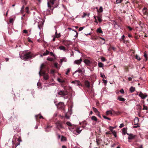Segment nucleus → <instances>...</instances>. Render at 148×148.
<instances>
[{
  "instance_id": "obj_1",
  "label": "nucleus",
  "mask_w": 148,
  "mask_h": 148,
  "mask_svg": "<svg viewBox=\"0 0 148 148\" xmlns=\"http://www.w3.org/2000/svg\"><path fill=\"white\" fill-rule=\"evenodd\" d=\"M32 56V54L30 52H28L24 53L23 55L21 56V59L25 60L31 58Z\"/></svg>"
},
{
  "instance_id": "obj_2",
  "label": "nucleus",
  "mask_w": 148,
  "mask_h": 148,
  "mask_svg": "<svg viewBox=\"0 0 148 148\" xmlns=\"http://www.w3.org/2000/svg\"><path fill=\"white\" fill-rule=\"evenodd\" d=\"M56 128L58 129L59 130L60 129H64V128L62 125V123L61 122H58L56 123Z\"/></svg>"
},
{
  "instance_id": "obj_3",
  "label": "nucleus",
  "mask_w": 148,
  "mask_h": 148,
  "mask_svg": "<svg viewBox=\"0 0 148 148\" xmlns=\"http://www.w3.org/2000/svg\"><path fill=\"white\" fill-rule=\"evenodd\" d=\"M64 105L63 102H60L57 105V107L58 109L64 110Z\"/></svg>"
},
{
  "instance_id": "obj_4",
  "label": "nucleus",
  "mask_w": 148,
  "mask_h": 148,
  "mask_svg": "<svg viewBox=\"0 0 148 148\" xmlns=\"http://www.w3.org/2000/svg\"><path fill=\"white\" fill-rule=\"evenodd\" d=\"M138 95L142 99H145L147 96L146 93H145L144 94L141 92H139Z\"/></svg>"
},
{
  "instance_id": "obj_5",
  "label": "nucleus",
  "mask_w": 148,
  "mask_h": 148,
  "mask_svg": "<svg viewBox=\"0 0 148 148\" xmlns=\"http://www.w3.org/2000/svg\"><path fill=\"white\" fill-rule=\"evenodd\" d=\"M58 94L60 95L65 96L68 94V92L66 90L61 91L58 92Z\"/></svg>"
},
{
  "instance_id": "obj_6",
  "label": "nucleus",
  "mask_w": 148,
  "mask_h": 148,
  "mask_svg": "<svg viewBox=\"0 0 148 148\" xmlns=\"http://www.w3.org/2000/svg\"><path fill=\"white\" fill-rule=\"evenodd\" d=\"M42 75L43 76L44 79L45 80H47L48 79L49 75L45 73V71L43 72H42L41 73V75H40V76Z\"/></svg>"
},
{
  "instance_id": "obj_7",
  "label": "nucleus",
  "mask_w": 148,
  "mask_h": 148,
  "mask_svg": "<svg viewBox=\"0 0 148 148\" xmlns=\"http://www.w3.org/2000/svg\"><path fill=\"white\" fill-rule=\"evenodd\" d=\"M45 67V65L44 64H42L40 67V71L39 72V74L40 76L41 75V73L42 72H45V71H43V69Z\"/></svg>"
},
{
  "instance_id": "obj_8",
  "label": "nucleus",
  "mask_w": 148,
  "mask_h": 148,
  "mask_svg": "<svg viewBox=\"0 0 148 148\" xmlns=\"http://www.w3.org/2000/svg\"><path fill=\"white\" fill-rule=\"evenodd\" d=\"M82 130H80V128L79 127H77L75 131L73 132V133L75 134H79L81 132Z\"/></svg>"
},
{
  "instance_id": "obj_9",
  "label": "nucleus",
  "mask_w": 148,
  "mask_h": 148,
  "mask_svg": "<svg viewBox=\"0 0 148 148\" xmlns=\"http://www.w3.org/2000/svg\"><path fill=\"white\" fill-rule=\"evenodd\" d=\"M127 135H129L128 139L129 140H132L134 139L136 136V135H134L132 134H129L128 133H127Z\"/></svg>"
},
{
  "instance_id": "obj_10",
  "label": "nucleus",
  "mask_w": 148,
  "mask_h": 148,
  "mask_svg": "<svg viewBox=\"0 0 148 148\" xmlns=\"http://www.w3.org/2000/svg\"><path fill=\"white\" fill-rule=\"evenodd\" d=\"M84 62L87 65L90 66L92 63V62L90 60L85 59L84 60Z\"/></svg>"
},
{
  "instance_id": "obj_11",
  "label": "nucleus",
  "mask_w": 148,
  "mask_h": 148,
  "mask_svg": "<svg viewBox=\"0 0 148 148\" xmlns=\"http://www.w3.org/2000/svg\"><path fill=\"white\" fill-rule=\"evenodd\" d=\"M71 41L67 40H64L63 41V43L66 46L68 47L71 44Z\"/></svg>"
},
{
  "instance_id": "obj_12",
  "label": "nucleus",
  "mask_w": 148,
  "mask_h": 148,
  "mask_svg": "<svg viewBox=\"0 0 148 148\" xmlns=\"http://www.w3.org/2000/svg\"><path fill=\"white\" fill-rule=\"evenodd\" d=\"M82 61V58H80L79 60H76L74 61L75 64H80L81 62Z\"/></svg>"
},
{
  "instance_id": "obj_13",
  "label": "nucleus",
  "mask_w": 148,
  "mask_h": 148,
  "mask_svg": "<svg viewBox=\"0 0 148 148\" xmlns=\"http://www.w3.org/2000/svg\"><path fill=\"white\" fill-rule=\"evenodd\" d=\"M96 140L98 145H99L102 141V140L100 138H97Z\"/></svg>"
},
{
  "instance_id": "obj_14",
  "label": "nucleus",
  "mask_w": 148,
  "mask_h": 148,
  "mask_svg": "<svg viewBox=\"0 0 148 148\" xmlns=\"http://www.w3.org/2000/svg\"><path fill=\"white\" fill-rule=\"evenodd\" d=\"M130 67V66L129 65L128 66H124V69L125 71L126 72H128L129 71V68Z\"/></svg>"
},
{
  "instance_id": "obj_15",
  "label": "nucleus",
  "mask_w": 148,
  "mask_h": 148,
  "mask_svg": "<svg viewBox=\"0 0 148 148\" xmlns=\"http://www.w3.org/2000/svg\"><path fill=\"white\" fill-rule=\"evenodd\" d=\"M142 11L144 14H146L147 12V9L144 7L142 10Z\"/></svg>"
},
{
  "instance_id": "obj_16",
  "label": "nucleus",
  "mask_w": 148,
  "mask_h": 148,
  "mask_svg": "<svg viewBox=\"0 0 148 148\" xmlns=\"http://www.w3.org/2000/svg\"><path fill=\"white\" fill-rule=\"evenodd\" d=\"M74 84L78 86H82L80 82L78 80H75V82Z\"/></svg>"
},
{
  "instance_id": "obj_17",
  "label": "nucleus",
  "mask_w": 148,
  "mask_h": 148,
  "mask_svg": "<svg viewBox=\"0 0 148 148\" xmlns=\"http://www.w3.org/2000/svg\"><path fill=\"white\" fill-rule=\"evenodd\" d=\"M117 99L122 101H124L125 100L124 98L121 97H119Z\"/></svg>"
},
{
  "instance_id": "obj_18",
  "label": "nucleus",
  "mask_w": 148,
  "mask_h": 148,
  "mask_svg": "<svg viewBox=\"0 0 148 148\" xmlns=\"http://www.w3.org/2000/svg\"><path fill=\"white\" fill-rule=\"evenodd\" d=\"M85 86L87 87H89L90 86L89 82L87 81H86L85 82Z\"/></svg>"
},
{
  "instance_id": "obj_19",
  "label": "nucleus",
  "mask_w": 148,
  "mask_h": 148,
  "mask_svg": "<svg viewBox=\"0 0 148 148\" xmlns=\"http://www.w3.org/2000/svg\"><path fill=\"white\" fill-rule=\"evenodd\" d=\"M66 140V137L63 136H61V141H65Z\"/></svg>"
},
{
  "instance_id": "obj_20",
  "label": "nucleus",
  "mask_w": 148,
  "mask_h": 148,
  "mask_svg": "<svg viewBox=\"0 0 148 148\" xmlns=\"http://www.w3.org/2000/svg\"><path fill=\"white\" fill-rule=\"evenodd\" d=\"M130 91L131 92H134L135 90V88L131 86L130 89Z\"/></svg>"
},
{
  "instance_id": "obj_21",
  "label": "nucleus",
  "mask_w": 148,
  "mask_h": 148,
  "mask_svg": "<svg viewBox=\"0 0 148 148\" xmlns=\"http://www.w3.org/2000/svg\"><path fill=\"white\" fill-rule=\"evenodd\" d=\"M97 32L98 33H99L100 34H103V31L101 29L100 27L97 29Z\"/></svg>"
},
{
  "instance_id": "obj_22",
  "label": "nucleus",
  "mask_w": 148,
  "mask_h": 148,
  "mask_svg": "<svg viewBox=\"0 0 148 148\" xmlns=\"http://www.w3.org/2000/svg\"><path fill=\"white\" fill-rule=\"evenodd\" d=\"M60 63L62 64V63L63 62H66L67 61V59L65 58H63L60 60Z\"/></svg>"
},
{
  "instance_id": "obj_23",
  "label": "nucleus",
  "mask_w": 148,
  "mask_h": 148,
  "mask_svg": "<svg viewBox=\"0 0 148 148\" xmlns=\"http://www.w3.org/2000/svg\"><path fill=\"white\" fill-rule=\"evenodd\" d=\"M58 80L59 82L62 84H64L65 82V81L64 80L61 79L60 78H58Z\"/></svg>"
},
{
  "instance_id": "obj_24",
  "label": "nucleus",
  "mask_w": 148,
  "mask_h": 148,
  "mask_svg": "<svg viewBox=\"0 0 148 148\" xmlns=\"http://www.w3.org/2000/svg\"><path fill=\"white\" fill-rule=\"evenodd\" d=\"M91 119L93 121H97V117L95 116H93L91 118Z\"/></svg>"
},
{
  "instance_id": "obj_25",
  "label": "nucleus",
  "mask_w": 148,
  "mask_h": 148,
  "mask_svg": "<svg viewBox=\"0 0 148 148\" xmlns=\"http://www.w3.org/2000/svg\"><path fill=\"white\" fill-rule=\"evenodd\" d=\"M77 72H78L79 73H82V71L81 69H79L77 70L75 72L73 73V75H74L75 73H76Z\"/></svg>"
},
{
  "instance_id": "obj_26",
  "label": "nucleus",
  "mask_w": 148,
  "mask_h": 148,
  "mask_svg": "<svg viewBox=\"0 0 148 148\" xmlns=\"http://www.w3.org/2000/svg\"><path fill=\"white\" fill-rule=\"evenodd\" d=\"M92 109L94 112L96 113H99V112L98 111L97 109L94 107H92Z\"/></svg>"
},
{
  "instance_id": "obj_27",
  "label": "nucleus",
  "mask_w": 148,
  "mask_h": 148,
  "mask_svg": "<svg viewBox=\"0 0 148 148\" xmlns=\"http://www.w3.org/2000/svg\"><path fill=\"white\" fill-rule=\"evenodd\" d=\"M106 114L107 115H108L110 114H112V112L111 110L107 111L106 112Z\"/></svg>"
},
{
  "instance_id": "obj_28",
  "label": "nucleus",
  "mask_w": 148,
  "mask_h": 148,
  "mask_svg": "<svg viewBox=\"0 0 148 148\" xmlns=\"http://www.w3.org/2000/svg\"><path fill=\"white\" fill-rule=\"evenodd\" d=\"M98 66L99 67H103V64L101 62H99L98 63Z\"/></svg>"
},
{
  "instance_id": "obj_29",
  "label": "nucleus",
  "mask_w": 148,
  "mask_h": 148,
  "mask_svg": "<svg viewBox=\"0 0 148 148\" xmlns=\"http://www.w3.org/2000/svg\"><path fill=\"white\" fill-rule=\"evenodd\" d=\"M138 118H136L134 120V125H136L137 124L138 122H136V121H137L138 122Z\"/></svg>"
},
{
  "instance_id": "obj_30",
  "label": "nucleus",
  "mask_w": 148,
  "mask_h": 148,
  "mask_svg": "<svg viewBox=\"0 0 148 148\" xmlns=\"http://www.w3.org/2000/svg\"><path fill=\"white\" fill-rule=\"evenodd\" d=\"M101 18H102L101 16H97L98 20L99 23H101L102 21V19Z\"/></svg>"
},
{
  "instance_id": "obj_31",
  "label": "nucleus",
  "mask_w": 148,
  "mask_h": 148,
  "mask_svg": "<svg viewBox=\"0 0 148 148\" xmlns=\"http://www.w3.org/2000/svg\"><path fill=\"white\" fill-rule=\"evenodd\" d=\"M49 51H48L47 50H46V52H44L43 54V56H46L47 55V54H49Z\"/></svg>"
},
{
  "instance_id": "obj_32",
  "label": "nucleus",
  "mask_w": 148,
  "mask_h": 148,
  "mask_svg": "<svg viewBox=\"0 0 148 148\" xmlns=\"http://www.w3.org/2000/svg\"><path fill=\"white\" fill-rule=\"evenodd\" d=\"M59 49L60 50H66L65 48L63 46H61L59 47Z\"/></svg>"
},
{
  "instance_id": "obj_33",
  "label": "nucleus",
  "mask_w": 148,
  "mask_h": 148,
  "mask_svg": "<svg viewBox=\"0 0 148 148\" xmlns=\"http://www.w3.org/2000/svg\"><path fill=\"white\" fill-rule=\"evenodd\" d=\"M127 130L125 128H123L122 129L123 132V133L124 134H125L126 133V132Z\"/></svg>"
},
{
  "instance_id": "obj_34",
  "label": "nucleus",
  "mask_w": 148,
  "mask_h": 148,
  "mask_svg": "<svg viewBox=\"0 0 148 148\" xmlns=\"http://www.w3.org/2000/svg\"><path fill=\"white\" fill-rule=\"evenodd\" d=\"M22 2L23 5H26L27 4V2L25 0H22Z\"/></svg>"
},
{
  "instance_id": "obj_35",
  "label": "nucleus",
  "mask_w": 148,
  "mask_h": 148,
  "mask_svg": "<svg viewBox=\"0 0 148 148\" xmlns=\"http://www.w3.org/2000/svg\"><path fill=\"white\" fill-rule=\"evenodd\" d=\"M144 56V57H145V58L146 59V61H147L148 58H147V54L146 53H145Z\"/></svg>"
},
{
  "instance_id": "obj_36",
  "label": "nucleus",
  "mask_w": 148,
  "mask_h": 148,
  "mask_svg": "<svg viewBox=\"0 0 148 148\" xmlns=\"http://www.w3.org/2000/svg\"><path fill=\"white\" fill-rule=\"evenodd\" d=\"M135 58L138 60H140L141 59L137 55H136Z\"/></svg>"
},
{
  "instance_id": "obj_37",
  "label": "nucleus",
  "mask_w": 148,
  "mask_h": 148,
  "mask_svg": "<svg viewBox=\"0 0 148 148\" xmlns=\"http://www.w3.org/2000/svg\"><path fill=\"white\" fill-rule=\"evenodd\" d=\"M67 125L69 126H72V125L70 122L67 121L66 123Z\"/></svg>"
},
{
  "instance_id": "obj_38",
  "label": "nucleus",
  "mask_w": 148,
  "mask_h": 148,
  "mask_svg": "<svg viewBox=\"0 0 148 148\" xmlns=\"http://www.w3.org/2000/svg\"><path fill=\"white\" fill-rule=\"evenodd\" d=\"M55 1L56 0H50L49 3L51 4L52 5H53L54 4Z\"/></svg>"
},
{
  "instance_id": "obj_39",
  "label": "nucleus",
  "mask_w": 148,
  "mask_h": 148,
  "mask_svg": "<svg viewBox=\"0 0 148 148\" xmlns=\"http://www.w3.org/2000/svg\"><path fill=\"white\" fill-rule=\"evenodd\" d=\"M55 34H56V37L57 38H59L60 36H61L60 34H58L57 33V32H56Z\"/></svg>"
},
{
  "instance_id": "obj_40",
  "label": "nucleus",
  "mask_w": 148,
  "mask_h": 148,
  "mask_svg": "<svg viewBox=\"0 0 148 148\" xmlns=\"http://www.w3.org/2000/svg\"><path fill=\"white\" fill-rule=\"evenodd\" d=\"M123 0H116L115 3H121Z\"/></svg>"
},
{
  "instance_id": "obj_41",
  "label": "nucleus",
  "mask_w": 148,
  "mask_h": 148,
  "mask_svg": "<svg viewBox=\"0 0 148 148\" xmlns=\"http://www.w3.org/2000/svg\"><path fill=\"white\" fill-rule=\"evenodd\" d=\"M114 113L115 114H116V115H118L119 114H121V112L118 111V112H115L114 111H113Z\"/></svg>"
},
{
  "instance_id": "obj_42",
  "label": "nucleus",
  "mask_w": 148,
  "mask_h": 148,
  "mask_svg": "<svg viewBox=\"0 0 148 148\" xmlns=\"http://www.w3.org/2000/svg\"><path fill=\"white\" fill-rule=\"evenodd\" d=\"M112 133L113 134L115 137H117L116 133L115 131H112Z\"/></svg>"
},
{
  "instance_id": "obj_43",
  "label": "nucleus",
  "mask_w": 148,
  "mask_h": 148,
  "mask_svg": "<svg viewBox=\"0 0 148 148\" xmlns=\"http://www.w3.org/2000/svg\"><path fill=\"white\" fill-rule=\"evenodd\" d=\"M26 13L27 14H29V7H27L26 8Z\"/></svg>"
},
{
  "instance_id": "obj_44",
  "label": "nucleus",
  "mask_w": 148,
  "mask_h": 148,
  "mask_svg": "<svg viewBox=\"0 0 148 148\" xmlns=\"http://www.w3.org/2000/svg\"><path fill=\"white\" fill-rule=\"evenodd\" d=\"M47 5L48 7L50 8V10H53V8L52 9H51V5L50 4L49 2H47Z\"/></svg>"
},
{
  "instance_id": "obj_45",
  "label": "nucleus",
  "mask_w": 148,
  "mask_h": 148,
  "mask_svg": "<svg viewBox=\"0 0 148 148\" xmlns=\"http://www.w3.org/2000/svg\"><path fill=\"white\" fill-rule=\"evenodd\" d=\"M103 117L105 119H107L108 120H111V119L110 118H108V117H107L106 116H104V115L103 116Z\"/></svg>"
},
{
  "instance_id": "obj_46",
  "label": "nucleus",
  "mask_w": 148,
  "mask_h": 148,
  "mask_svg": "<svg viewBox=\"0 0 148 148\" xmlns=\"http://www.w3.org/2000/svg\"><path fill=\"white\" fill-rule=\"evenodd\" d=\"M47 60L50 61H52L53 60V59L52 58H48L47 59Z\"/></svg>"
},
{
  "instance_id": "obj_47",
  "label": "nucleus",
  "mask_w": 148,
  "mask_h": 148,
  "mask_svg": "<svg viewBox=\"0 0 148 148\" xmlns=\"http://www.w3.org/2000/svg\"><path fill=\"white\" fill-rule=\"evenodd\" d=\"M103 9L102 7H100L99 8V12H101L103 11Z\"/></svg>"
},
{
  "instance_id": "obj_48",
  "label": "nucleus",
  "mask_w": 148,
  "mask_h": 148,
  "mask_svg": "<svg viewBox=\"0 0 148 148\" xmlns=\"http://www.w3.org/2000/svg\"><path fill=\"white\" fill-rule=\"evenodd\" d=\"M101 77H102L103 78H105V79L106 78V77L102 73H101Z\"/></svg>"
},
{
  "instance_id": "obj_49",
  "label": "nucleus",
  "mask_w": 148,
  "mask_h": 148,
  "mask_svg": "<svg viewBox=\"0 0 148 148\" xmlns=\"http://www.w3.org/2000/svg\"><path fill=\"white\" fill-rule=\"evenodd\" d=\"M120 92L122 94H124V91L123 89H121L120 90Z\"/></svg>"
},
{
  "instance_id": "obj_50",
  "label": "nucleus",
  "mask_w": 148,
  "mask_h": 148,
  "mask_svg": "<svg viewBox=\"0 0 148 148\" xmlns=\"http://www.w3.org/2000/svg\"><path fill=\"white\" fill-rule=\"evenodd\" d=\"M13 19L12 18H10L9 20V22L10 23H12L13 22Z\"/></svg>"
},
{
  "instance_id": "obj_51",
  "label": "nucleus",
  "mask_w": 148,
  "mask_h": 148,
  "mask_svg": "<svg viewBox=\"0 0 148 148\" xmlns=\"http://www.w3.org/2000/svg\"><path fill=\"white\" fill-rule=\"evenodd\" d=\"M143 110H147L148 109L147 107L145 106V105H143Z\"/></svg>"
},
{
  "instance_id": "obj_52",
  "label": "nucleus",
  "mask_w": 148,
  "mask_h": 148,
  "mask_svg": "<svg viewBox=\"0 0 148 148\" xmlns=\"http://www.w3.org/2000/svg\"><path fill=\"white\" fill-rule=\"evenodd\" d=\"M101 60L102 61L104 62L106 61L105 58L103 57H102L101 58Z\"/></svg>"
},
{
  "instance_id": "obj_53",
  "label": "nucleus",
  "mask_w": 148,
  "mask_h": 148,
  "mask_svg": "<svg viewBox=\"0 0 148 148\" xmlns=\"http://www.w3.org/2000/svg\"><path fill=\"white\" fill-rule=\"evenodd\" d=\"M124 125L123 123L121 124L119 126V127L120 128H121L123 127H124Z\"/></svg>"
},
{
  "instance_id": "obj_54",
  "label": "nucleus",
  "mask_w": 148,
  "mask_h": 148,
  "mask_svg": "<svg viewBox=\"0 0 148 148\" xmlns=\"http://www.w3.org/2000/svg\"><path fill=\"white\" fill-rule=\"evenodd\" d=\"M50 54L51 56H53L54 57L55 56V55L53 54V53L52 52H51L50 53Z\"/></svg>"
},
{
  "instance_id": "obj_55",
  "label": "nucleus",
  "mask_w": 148,
  "mask_h": 148,
  "mask_svg": "<svg viewBox=\"0 0 148 148\" xmlns=\"http://www.w3.org/2000/svg\"><path fill=\"white\" fill-rule=\"evenodd\" d=\"M127 28L129 29L130 31H132V28L130 26H128Z\"/></svg>"
},
{
  "instance_id": "obj_56",
  "label": "nucleus",
  "mask_w": 148,
  "mask_h": 148,
  "mask_svg": "<svg viewBox=\"0 0 148 148\" xmlns=\"http://www.w3.org/2000/svg\"><path fill=\"white\" fill-rule=\"evenodd\" d=\"M83 28H84L83 27H80L79 29V31H82L83 29Z\"/></svg>"
},
{
  "instance_id": "obj_57",
  "label": "nucleus",
  "mask_w": 148,
  "mask_h": 148,
  "mask_svg": "<svg viewBox=\"0 0 148 148\" xmlns=\"http://www.w3.org/2000/svg\"><path fill=\"white\" fill-rule=\"evenodd\" d=\"M139 24L141 28H143V26H142L143 24H142L141 22H140Z\"/></svg>"
},
{
  "instance_id": "obj_58",
  "label": "nucleus",
  "mask_w": 148,
  "mask_h": 148,
  "mask_svg": "<svg viewBox=\"0 0 148 148\" xmlns=\"http://www.w3.org/2000/svg\"><path fill=\"white\" fill-rule=\"evenodd\" d=\"M106 134L107 135L111 134L112 133L110 132H107L106 133Z\"/></svg>"
},
{
  "instance_id": "obj_59",
  "label": "nucleus",
  "mask_w": 148,
  "mask_h": 148,
  "mask_svg": "<svg viewBox=\"0 0 148 148\" xmlns=\"http://www.w3.org/2000/svg\"><path fill=\"white\" fill-rule=\"evenodd\" d=\"M139 37H140V36H135L134 37L136 39H138Z\"/></svg>"
},
{
  "instance_id": "obj_60",
  "label": "nucleus",
  "mask_w": 148,
  "mask_h": 148,
  "mask_svg": "<svg viewBox=\"0 0 148 148\" xmlns=\"http://www.w3.org/2000/svg\"><path fill=\"white\" fill-rule=\"evenodd\" d=\"M70 69H68L66 73V75H67L70 72Z\"/></svg>"
},
{
  "instance_id": "obj_61",
  "label": "nucleus",
  "mask_w": 148,
  "mask_h": 148,
  "mask_svg": "<svg viewBox=\"0 0 148 148\" xmlns=\"http://www.w3.org/2000/svg\"><path fill=\"white\" fill-rule=\"evenodd\" d=\"M23 33L25 34H27L28 33V32L26 30H23Z\"/></svg>"
},
{
  "instance_id": "obj_62",
  "label": "nucleus",
  "mask_w": 148,
  "mask_h": 148,
  "mask_svg": "<svg viewBox=\"0 0 148 148\" xmlns=\"http://www.w3.org/2000/svg\"><path fill=\"white\" fill-rule=\"evenodd\" d=\"M51 73L52 74H53L55 73V70H51Z\"/></svg>"
},
{
  "instance_id": "obj_63",
  "label": "nucleus",
  "mask_w": 148,
  "mask_h": 148,
  "mask_svg": "<svg viewBox=\"0 0 148 148\" xmlns=\"http://www.w3.org/2000/svg\"><path fill=\"white\" fill-rule=\"evenodd\" d=\"M21 13L22 14H23L24 12V10L23 9V10L21 9Z\"/></svg>"
},
{
  "instance_id": "obj_64",
  "label": "nucleus",
  "mask_w": 148,
  "mask_h": 148,
  "mask_svg": "<svg viewBox=\"0 0 148 148\" xmlns=\"http://www.w3.org/2000/svg\"><path fill=\"white\" fill-rule=\"evenodd\" d=\"M37 85L38 86H40L41 85V84L40 83L38 82V83Z\"/></svg>"
}]
</instances>
